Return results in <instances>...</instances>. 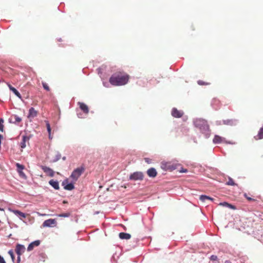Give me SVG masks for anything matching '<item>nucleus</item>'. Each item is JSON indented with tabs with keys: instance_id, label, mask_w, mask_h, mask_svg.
Masks as SVG:
<instances>
[{
	"instance_id": "47",
	"label": "nucleus",
	"mask_w": 263,
	"mask_h": 263,
	"mask_svg": "<svg viewBox=\"0 0 263 263\" xmlns=\"http://www.w3.org/2000/svg\"><path fill=\"white\" fill-rule=\"evenodd\" d=\"M145 161L146 162L148 163H149V159H148V158H145Z\"/></svg>"
},
{
	"instance_id": "28",
	"label": "nucleus",
	"mask_w": 263,
	"mask_h": 263,
	"mask_svg": "<svg viewBox=\"0 0 263 263\" xmlns=\"http://www.w3.org/2000/svg\"><path fill=\"white\" fill-rule=\"evenodd\" d=\"M61 158V154L59 152H57L54 158L52 160V162H57L58 161H59L60 159Z\"/></svg>"
},
{
	"instance_id": "13",
	"label": "nucleus",
	"mask_w": 263,
	"mask_h": 263,
	"mask_svg": "<svg viewBox=\"0 0 263 263\" xmlns=\"http://www.w3.org/2000/svg\"><path fill=\"white\" fill-rule=\"evenodd\" d=\"M41 241L39 240H35L31 242L27 247V251H30L33 250V248L36 246H39L40 245Z\"/></svg>"
},
{
	"instance_id": "51",
	"label": "nucleus",
	"mask_w": 263,
	"mask_h": 263,
	"mask_svg": "<svg viewBox=\"0 0 263 263\" xmlns=\"http://www.w3.org/2000/svg\"><path fill=\"white\" fill-rule=\"evenodd\" d=\"M63 160H65L66 159V157L65 156H64L62 157Z\"/></svg>"
},
{
	"instance_id": "53",
	"label": "nucleus",
	"mask_w": 263,
	"mask_h": 263,
	"mask_svg": "<svg viewBox=\"0 0 263 263\" xmlns=\"http://www.w3.org/2000/svg\"><path fill=\"white\" fill-rule=\"evenodd\" d=\"M0 211H4V209L3 208H0Z\"/></svg>"
},
{
	"instance_id": "35",
	"label": "nucleus",
	"mask_w": 263,
	"mask_h": 263,
	"mask_svg": "<svg viewBox=\"0 0 263 263\" xmlns=\"http://www.w3.org/2000/svg\"><path fill=\"white\" fill-rule=\"evenodd\" d=\"M17 173H18L19 176L21 178H24V179H26L27 178V176L25 175V174L23 172V171H20V172H18Z\"/></svg>"
},
{
	"instance_id": "24",
	"label": "nucleus",
	"mask_w": 263,
	"mask_h": 263,
	"mask_svg": "<svg viewBox=\"0 0 263 263\" xmlns=\"http://www.w3.org/2000/svg\"><path fill=\"white\" fill-rule=\"evenodd\" d=\"M220 205H222L223 206H226V207H228V208H229L231 209H235L236 208L234 205L231 204H230L227 202H221L220 203Z\"/></svg>"
},
{
	"instance_id": "30",
	"label": "nucleus",
	"mask_w": 263,
	"mask_h": 263,
	"mask_svg": "<svg viewBox=\"0 0 263 263\" xmlns=\"http://www.w3.org/2000/svg\"><path fill=\"white\" fill-rule=\"evenodd\" d=\"M14 118L15 120L13 122V123L14 124H17L22 121V118L16 115H14Z\"/></svg>"
},
{
	"instance_id": "10",
	"label": "nucleus",
	"mask_w": 263,
	"mask_h": 263,
	"mask_svg": "<svg viewBox=\"0 0 263 263\" xmlns=\"http://www.w3.org/2000/svg\"><path fill=\"white\" fill-rule=\"evenodd\" d=\"M25 247L21 244H17L16 246L15 251L17 256H21L25 252Z\"/></svg>"
},
{
	"instance_id": "29",
	"label": "nucleus",
	"mask_w": 263,
	"mask_h": 263,
	"mask_svg": "<svg viewBox=\"0 0 263 263\" xmlns=\"http://www.w3.org/2000/svg\"><path fill=\"white\" fill-rule=\"evenodd\" d=\"M219 103V101L217 100V99H213L212 101V103H211V105H212L213 107L215 109H217L218 108V106L217 107H214V104L215 105H218V104Z\"/></svg>"
},
{
	"instance_id": "19",
	"label": "nucleus",
	"mask_w": 263,
	"mask_h": 263,
	"mask_svg": "<svg viewBox=\"0 0 263 263\" xmlns=\"http://www.w3.org/2000/svg\"><path fill=\"white\" fill-rule=\"evenodd\" d=\"M119 238L121 239H129L131 238V235L129 233L121 232L119 234Z\"/></svg>"
},
{
	"instance_id": "39",
	"label": "nucleus",
	"mask_w": 263,
	"mask_h": 263,
	"mask_svg": "<svg viewBox=\"0 0 263 263\" xmlns=\"http://www.w3.org/2000/svg\"><path fill=\"white\" fill-rule=\"evenodd\" d=\"M180 173H187V170L186 168H184L183 167H181L180 170L179 171Z\"/></svg>"
},
{
	"instance_id": "3",
	"label": "nucleus",
	"mask_w": 263,
	"mask_h": 263,
	"mask_svg": "<svg viewBox=\"0 0 263 263\" xmlns=\"http://www.w3.org/2000/svg\"><path fill=\"white\" fill-rule=\"evenodd\" d=\"M179 165H180V164L179 163L172 162H162L161 163V168L165 171H172L177 169Z\"/></svg>"
},
{
	"instance_id": "9",
	"label": "nucleus",
	"mask_w": 263,
	"mask_h": 263,
	"mask_svg": "<svg viewBox=\"0 0 263 263\" xmlns=\"http://www.w3.org/2000/svg\"><path fill=\"white\" fill-rule=\"evenodd\" d=\"M42 170L46 174H47L50 177H53L54 175V171L50 167H48V166H44V165H42L41 166Z\"/></svg>"
},
{
	"instance_id": "43",
	"label": "nucleus",
	"mask_w": 263,
	"mask_h": 263,
	"mask_svg": "<svg viewBox=\"0 0 263 263\" xmlns=\"http://www.w3.org/2000/svg\"><path fill=\"white\" fill-rule=\"evenodd\" d=\"M20 261H21V256H17L16 263H20Z\"/></svg>"
},
{
	"instance_id": "17",
	"label": "nucleus",
	"mask_w": 263,
	"mask_h": 263,
	"mask_svg": "<svg viewBox=\"0 0 263 263\" xmlns=\"http://www.w3.org/2000/svg\"><path fill=\"white\" fill-rule=\"evenodd\" d=\"M30 139V137L27 136L26 135H24L22 137V140L21 142L20 146L22 148H24L26 147V142L27 141H29Z\"/></svg>"
},
{
	"instance_id": "12",
	"label": "nucleus",
	"mask_w": 263,
	"mask_h": 263,
	"mask_svg": "<svg viewBox=\"0 0 263 263\" xmlns=\"http://www.w3.org/2000/svg\"><path fill=\"white\" fill-rule=\"evenodd\" d=\"M78 105H79L80 108L81 110H82L85 115L88 114L89 112V109L88 106L84 103L82 102H78Z\"/></svg>"
},
{
	"instance_id": "25",
	"label": "nucleus",
	"mask_w": 263,
	"mask_h": 263,
	"mask_svg": "<svg viewBox=\"0 0 263 263\" xmlns=\"http://www.w3.org/2000/svg\"><path fill=\"white\" fill-rule=\"evenodd\" d=\"M255 138L256 139H261L263 138V126L259 129L257 135L255 137Z\"/></svg>"
},
{
	"instance_id": "48",
	"label": "nucleus",
	"mask_w": 263,
	"mask_h": 263,
	"mask_svg": "<svg viewBox=\"0 0 263 263\" xmlns=\"http://www.w3.org/2000/svg\"><path fill=\"white\" fill-rule=\"evenodd\" d=\"M3 138V136L2 135L0 134V142L2 141V139Z\"/></svg>"
},
{
	"instance_id": "4",
	"label": "nucleus",
	"mask_w": 263,
	"mask_h": 263,
	"mask_svg": "<svg viewBox=\"0 0 263 263\" xmlns=\"http://www.w3.org/2000/svg\"><path fill=\"white\" fill-rule=\"evenodd\" d=\"M84 170L85 168L83 166H81L80 167H78L74 169L72 171L70 175V177L72 178L73 180L77 181L79 177L82 175Z\"/></svg>"
},
{
	"instance_id": "36",
	"label": "nucleus",
	"mask_w": 263,
	"mask_h": 263,
	"mask_svg": "<svg viewBox=\"0 0 263 263\" xmlns=\"http://www.w3.org/2000/svg\"><path fill=\"white\" fill-rule=\"evenodd\" d=\"M210 259L211 260L213 261H216L218 260V257L216 255H212L210 257Z\"/></svg>"
},
{
	"instance_id": "34",
	"label": "nucleus",
	"mask_w": 263,
	"mask_h": 263,
	"mask_svg": "<svg viewBox=\"0 0 263 263\" xmlns=\"http://www.w3.org/2000/svg\"><path fill=\"white\" fill-rule=\"evenodd\" d=\"M4 119L3 118L0 119V130L2 132H4Z\"/></svg>"
},
{
	"instance_id": "37",
	"label": "nucleus",
	"mask_w": 263,
	"mask_h": 263,
	"mask_svg": "<svg viewBox=\"0 0 263 263\" xmlns=\"http://www.w3.org/2000/svg\"><path fill=\"white\" fill-rule=\"evenodd\" d=\"M42 85H43V88H44L45 90H47V91H49V90H50V89H49V87L48 86V85H47V84H46V83L43 82V83H42Z\"/></svg>"
},
{
	"instance_id": "46",
	"label": "nucleus",
	"mask_w": 263,
	"mask_h": 263,
	"mask_svg": "<svg viewBox=\"0 0 263 263\" xmlns=\"http://www.w3.org/2000/svg\"><path fill=\"white\" fill-rule=\"evenodd\" d=\"M48 137H49V139H52V137L51 136V133H50V134H48Z\"/></svg>"
},
{
	"instance_id": "7",
	"label": "nucleus",
	"mask_w": 263,
	"mask_h": 263,
	"mask_svg": "<svg viewBox=\"0 0 263 263\" xmlns=\"http://www.w3.org/2000/svg\"><path fill=\"white\" fill-rule=\"evenodd\" d=\"M57 222L54 219H49L44 221L43 226L44 227H52L55 225Z\"/></svg>"
},
{
	"instance_id": "5",
	"label": "nucleus",
	"mask_w": 263,
	"mask_h": 263,
	"mask_svg": "<svg viewBox=\"0 0 263 263\" xmlns=\"http://www.w3.org/2000/svg\"><path fill=\"white\" fill-rule=\"evenodd\" d=\"M144 178V175L141 172H135L131 174L129 177V180L137 181L142 180Z\"/></svg>"
},
{
	"instance_id": "38",
	"label": "nucleus",
	"mask_w": 263,
	"mask_h": 263,
	"mask_svg": "<svg viewBox=\"0 0 263 263\" xmlns=\"http://www.w3.org/2000/svg\"><path fill=\"white\" fill-rule=\"evenodd\" d=\"M248 201H253L255 203H257V201L256 199H253V198H252L251 197H248Z\"/></svg>"
},
{
	"instance_id": "50",
	"label": "nucleus",
	"mask_w": 263,
	"mask_h": 263,
	"mask_svg": "<svg viewBox=\"0 0 263 263\" xmlns=\"http://www.w3.org/2000/svg\"><path fill=\"white\" fill-rule=\"evenodd\" d=\"M97 70L98 71V73H99L100 72H101V71H100V70H101V68H98L97 69Z\"/></svg>"
},
{
	"instance_id": "40",
	"label": "nucleus",
	"mask_w": 263,
	"mask_h": 263,
	"mask_svg": "<svg viewBox=\"0 0 263 263\" xmlns=\"http://www.w3.org/2000/svg\"><path fill=\"white\" fill-rule=\"evenodd\" d=\"M197 83L199 85H204L205 84V83L201 80H199L197 81Z\"/></svg>"
},
{
	"instance_id": "14",
	"label": "nucleus",
	"mask_w": 263,
	"mask_h": 263,
	"mask_svg": "<svg viewBox=\"0 0 263 263\" xmlns=\"http://www.w3.org/2000/svg\"><path fill=\"white\" fill-rule=\"evenodd\" d=\"M147 175L151 178L155 177L157 175L156 170L154 167H151L147 171Z\"/></svg>"
},
{
	"instance_id": "8",
	"label": "nucleus",
	"mask_w": 263,
	"mask_h": 263,
	"mask_svg": "<svg viewBox=\"0 0 263 263\" xmlns=\"http://www.w3.org/2000/svg\"><path fill=\"white\" fill-rule=\"evenodd\" d=\"M172 115L175 118H179L181 117L183 115V111L178 110L176 108H173L172 110Z\"/></svg>"
},
{
	"instance_id": "18",
	"label": "nucleus",
	"mask_w": 263,
	"mask_h": 263,
	"mask_svg": "<svg viewBox=\"0 0 263 263\" xmlns=\"http://www.w3.org/2000/svg\"><path fill=\"white\" fill-rule=\"evenodd\" d=\"M37 112L33 107H31L29 109L28 118H34L37 116Z\"/></svg>"
},
{
	"instance_id": "56",
	"label": "nucleus",
	"mask_w": 263,
	"mask_h": 263,
	"mask_svg": "<svg viewBox=\"0 0 263 263\" xmlns=\"http://www.w3.org/2000/svg\"><path fill=\"white\" fill-rule=\"evenodd\" d=\"M227 143L231 144V143L230 142H227Z\"/></svg>"
},
{
	"instance_id": "23",
	"label": "nucleus",
	"mask_w": 263,
	"mask_h": 263,
	"mask_svg": "<svg viewBox=\"0 0 263 263\" xmlns=\"http://www.w3.org/2000/svg\"><path fill=\"white\" fill-rule=\"evenodd\" d=\"M200 200L204 202L206 199L213 201L214 199L210 196L205 195H200L199 197Z\"/></svg>"
},
{
	"instance_id": "44",
	"label": "nucleus",
	"mask_w": 263,
	"mask_h": 263,
	"mask_svg": "<svg viewBox=\"0 0 263 263\" xmlns=\"http://www.w3.org/2000/svg\"><path fill=\"white\" fill-rule=\"evenodd\" d=\"M103 85H104L105 87H108V85H109V84H108V82H103Z\"/></svg>"
},
{
	"instance_id": "20",
	"label": "nucleus",
	"mask_w": 263,
	"mask_h": 263,
	"mask_svg": "<svg viewBox=\"0 0 263 263\" xmlns=\"http://www.w3.org/2000/svg\"><path fill=\"white\" fill-rule=\"evenodd\" d=\"M8 87H9V89L11 91H12L16 96H17L18 98L21 99V98H22L21 95L20 94V93L18 92V91L16 88L13 87L10 84H8Z\"/></svg>"
},
{
	"instance_id": "26",
	"label": "nucleus",
	"mask_w": 263,
	"mask_h": 263,
	"mask_svg": "<svg viewBox=\"0 0 263 263\" xmlns=\"http://www.w3.org/2000/svg\"><path fill=\"white\" fill-rule=\"evenodd\" d=\"M226 184L231 186H235L236 185V184L234 182L233 179L230 177H229L228 181L226 182Z\"/></svg>"
},
{
	"instance_id": "33",
	"label": "nucleus",
	"mask_w": 263,
	"mask_h": 263,
	"mask_svg": "<svg viewBox=\"0 0 263 263\" xmlns=\"http://www.w3.org/2000/svg\"><path fill=\"white\" fill-rule=\"evenodd\" d=\"M70 215V213H64L58 215V216L61 217H69Z\"/></svg>"
},
{
	"instance_id": "11",
	"label": "nucleus",
	"mask_w": 263,
	"mask_h": 263,
	"mask_svg": "<svg viewBox=\"0 0 263 263\" xmlns=\"http://www.w3.org/2000/svg\"><path fill=\"white\" fill-rule=\"evenodd\" d=\"M222 122L223 124L225 125L233 126L236 125L237 124L238 121L236 119H227L223 120Z\"/></svg>"
},
{
	"instance_id": "54",
	"label": "nucleus",
	"mask_w": 263,
	"mask_h": 263,
	"mask_svg": "<svg viewBox=\"0 0 263 263\" xmlns=\"http://www.w3.org/2000/svg\"><path fill=\"white\" fill-rule=\"evenodd\" d=\"M11 236H12V234H9V235L8 236V238H11Z\"/></svg>"
},
{
	"instance_id": "52",
	"label": "nucleus",
	"mask_w": 263,
	"mask_h": 263,
	"mask_svg": "<svg viewBox=\"0 0 263 263\" xmlns=\"http://www.w3.org/2000/svg\"><path fill=\"white\" fill-rule=\"evenodd\" d=\"M243 195H244L245 197L247 198V193H244Z\"/></svg>"
},
{
	"instance_id": "41",
	"label": "nucleus",
	"mask_w": 263,
	"mask_h": 263,
	"mask_svg": "<svg viewBox=\"0 0 263 263\" xmlns=\"http://www.w3.org/2000/svg\"><path fill=\"white\" fill-rule=\"evenodd\" d=\"M77 116L79 118H84V117L83 116V114L81 112H77Z\"/></svg>"
},
{
	"instance_id": "49",
	"label": "nucleus",
	"mask_w": 263,
	"mask_h": 263,
	"mask_svg": "<svg viewBox=\"0 0 263 263\" xmlns=\"http://www.w3.org/2000/svg\"><path fill=\"white\" fill-rule=\"evenodd\" d=\"M224 263H232L230 260H227Z\"/></svg>"
},
{
	"instance_id": "31",
	"label": "nucleus",
	"mask_w": 263,
	"mask_h": 263,
	"mask_svg": "<svg viewBox=\"0 0 263 263\" xmlns=\"http://www.w3.org/2000/svg\"><path fill=\"white\" fill-rule=\"evenodd\" d=\"M45 122L46 123V127H47V130L48 133V134L51 133V129L50 125V123H49V121H47V120H45Z\"/></svg>"
},
{
	"instance_id": "16",
	"label": "nucleus",
	"mask_w": 263,
	"mask_h": 263,
	"mask_svg": "<svg viewBox=\"0 0 263 263\" xmlns=\"http://www.w3.org/2000/svg\"><path fill=\"white\" fill-rule=\"evenodd\" d=\"M49 184L55 190H58L60 189L59 183L57 180L51 179L49 181Z\"/></svg>"
},
{
	"instance_id": "1",
	"label": "nucleus",
	"mask_w": 263,
	"mask_h": 263,
	"mask_svg": "<svg viewBox=\"0 0 263 263\" xmlns=\"http://www.w3.org/2000/svg\"><path fill=\"white\" fill-rule=\"evenodd\" d=\"M194 126L198 128L200 132L204 135L205 138H208L211 135V130L206 120L202 118H197L194 120Z\"/></svg>"
},
{
	"instance_id": "22",
	"label": "nucleus",
	"mask_w": 263,
	"mask_h": 263,
	"mask_svg": "<svg viewBox=\"0 0 263 263\" xmlns=\"http://www.w3.org/2000/svg\"><path fill=\"white\" fill-rule=\"evenodd\" d=\"M13 213L21 219L22 218H25L26 216L24 213H23L18 210H14Z\"/></svg>"
},
{
	"instance_id": "32",
	"label": "nucleus",
	"mask_w": 263,
	"mask_h": 263,
	"mask_svg": "<svg viewBox=\"0 0 263 263\" xmlns=\"http://www.w3.org/2000/svg\"><path fill=\"white\" fill-rule=\"evenodd\" d=\"M8 253L9 254V255L10 256L12 261L13 262H14V259H15V256H14V254L13 250L11 249V250H9Z\"/></svg>"
},
{
	"instance_id": "27",
	"label": "nucleus",
	"mask_w": 263,
	"mask_h": 263,
	"mask_svg": "<svg viewBox=\"0 0 263 263\" xmlns=\"http://www.w3.org/2000/svg\"><path fill=\"white\" fill-rule=\"evenodd\" d=\"M16 166L17 172L20 171H23V170L25 168V166L23 165L20 164L18 163H17L16 164Z\"/></svg>"
},
{
	"instance_id": "55",
	"label": "nucleus",
	"mask_w": 263,
	"mask_h": 263,
	"mask_svg": "<svg viewBox=\"0 0 263 263\" xmlns=\"http://www.w3.org/2000/svg\"><path fill=\"white\" fill-rule=\"evenodd\" d=\"M62 41V39L61 38H60L59 39H58V41L59 42H61Z\"/></svg>"
},
{
	"instance_id": "45",
	"label": "nucleus",
	"mask_w": 263,
	"mask_h": 263,
	"mask_svg": "<svg viewBox=\"0 0 263 263\" xmlns=\"http://www.w3.org/2000/svg\"><path fill=\"white\" fill-rule=\"evenodd\" d=\"M216 124L217 125H221V121H216Z\"/></svg>"
},
{
	"instance_id": "2",
	"label": "nucleus",
	"mask_w": 263,
	"mask_h": 263,
	"mask_svg": "<svg viewBox=\"0 0 263 263\" xmlns=\"http://www.w3.org/2000/svg\"><path fill=\"white\" fill-rule=\"evenodd\" d=\"M128 80L127 74L122 76L120 73H114L109 78V83L114 86H121L127 84Z\"/></svg>"
},
{
	"instance_id": "6",
	"label": "nucleus",
	"mask_w": 263,
	"mask_h": 263,
	"mask_svg": "<svg viewBox=\"0 0 263 263\" xmlns=\"http://www.w3.org/2000/svg\"><path fill=\"white\" fill-rule=\"evenodd\" d=\"M62 185L63 186L65 190L67 191H71L74 188L73 183L69 182L68 179L64 180L62 183Z\"/></svg>"
},
{
	"instance_id": "57",
	"label": "nucleus",
	"mask_w": 263,
	"mask_h": 263,
	"mask_svg": "<svg viewBox=\"0 0 263 263\" xmlns=\"http://www.w3.org/2000/svg\"><path fill=\"white\" fill-rule=\"evenodd\" d=\"M0 223H1V220H0Z\"/></svg>"
},
{
	"instance_id": "15",
	"label": "nucleus",
	"mask_w": 263,
	"mask_h": 263,
	"mask_svg": "<svg viewBox=\"0 0 263 263\" xmlns=\"http://www.w3.org/2000/svg\"><path fill=\"white\" fill-rule=\"evenodd\" d=\"M225 138L218 135H215L213 139V142L214 144H218L222 142L225 141Z\"/></svg>"
},
{
	"instance_id": "21",
	"label": "nucleus",
	"mask_w": 263,
	"mask_h": 263,
	"mask_svg": "<svg viewBox=\"0 0 263 263\" xmlns=\"http://www.w3.org/2000/svg\"><path fill=\"white\" fill-rule=\"evenodd\" d=\"M236 228L237 230H238L239 231H241V232H245V230H246V224L243 223H241V222L240 221L239 222V223H237L236 224Z\"/></svg>"
},
{
	"instance_id": "42",
	"label": "nucleus",
	"mask_w": 263,
	"mask_h": 263,
	"mask_svg": "<svg viewBox=\"0 0 263 263\" xmlns=\"http://www.w3.org/2000/svg\"><path fill=\"white\" fill-rule=\"evenodd\" d=\"M0 263H6L4 257L2 256H0Z\"/></svg>"
}]
</instances>
